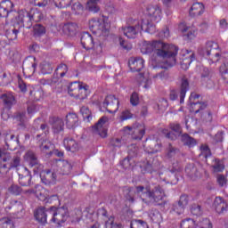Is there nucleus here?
<instances>
[{"instance_id": "f257e3e1", "label": "nucleus", "mask_w": 228, "mask_h": 228, "mask_svg": "<svg viewBox=\"0 0 228 228\" xmlns=\"http://www.w3.org/2000/svg\"><path fill=\"white\" fill-rule=\"evenodd\" d=\"M141 53L142 54H151V60L155 63H158V60H165L160 68L168 70L177 63L179 46L165 43L159 39L143 41L141 45Z\"/></svg>"}, {"instance_id": "2eb2a0df", "label": "nucleus", "mask_w": 228, "mask_h": 228, "mask_svg": "<svg viewBox=\"0 0 228 228\" xmlns=\"http://www.w3.org/2000/svg\"><path fill=\"white\" fill-rule=\"evenodd\" d=\"M37 58L28 57L23 61L22 70L25 77H31L37 70Z\"/></svg>"}, {"instance_id": "2f4dec72", "label": "nucleus", "mask_w": 228, "mask_h": 228, "mask_svg": "<svg viewBox=\"0 0 228 228\" xmlns=\"http://www.w3.org/2000/svg\"><path fill=\"white\" fill-rule=\"evenodd\" d=\"M190 90V82H188V78H182L181 82V89H180V102L183 104L184 102V97H186V92Z\"/></svg>"}, {"instance_id": "052dcab7", "label": "nucleus", "mask_w": 228, "mask_h": 228, "mask_svg": "<svg viewBox=\"0 0 228 228\" xmlns=\"http://www.w3.org/2000/svg\"><path fill=\"white\" fill-rule=\"evenodd\" d=\"M214 172H224L225 167L219 159H215V165L212 166Z\"/></svg>"}, {"instance_id": "423d86ee", "label": "nucleus", "mask_w": 228, "mask_h": 228, "mask_svg": "<svg viewBox=\"0 0 228 228\" xmlns=\"http://www.w3.org/2000/svg\"><path fill=\"white\" fill-rule=\"evenodd\" d=\"M0 160L1 167L0 172H4L8 174L12 168H19L20 167V156L12 155L8 152H4L3 150H0Z\"/></svg>"}, {"instance_id": "1a4fd4ad", "label": "nucleus", "mask_w": 228, "mask_h": 228, "mask_svg": "<svg viewBox=\"0 0 228 228\" xmlns=\"http://www.w3.org/2000/svg\"><path fill=\"white\" fill-rule=\"evenodd\" d=\"M81 45L86 51L93 50L95 54H101L102 53V44L95 43L94 41V37L90 35L88 32H84L81 36Z\"/></svg>"}, {"instance_id": "cd10ccee", "label": "nucleus", "mask_w": 228, "mask_h": 228, "mask_svg": "<svg viewBox=\"0 0 228 228\" xmlns=\"http://www.w3.org/2000/svg\"><path fill=\"white\" fill-rule=\"evenodd\" d=\"M65 122L68 129H76V127L79 126V118L76 113H69L66 116Z\"/></svg>"}, {"instance_id": "3c124183", "label": "nucleus", "mask_w": 228, "mask_h": 228, "mask_svg": "<svg viewBox=\"0 0 228 228\" xmlns=\"http://www.w3.org/2000/svg\"><path fill=\"white\" fill-rule=\"evenodd\" d=\"M51 145H52L51 142H48L47 144L42 143L40 146V149L43 154H45L46 158H51V156H53V151H51Z\"/></svg>"}, {"instance_id": "680f3d73", "label": "nucleus", "mask_w": 228, "mask_h": 228, "mask_svg": "<svg viewBox=\"0 0 228 228\" xmlns=\"http://www.w3.org/2000/svg\"><path fill=\"white\" fill-rule=\"evenodd\" d=\"M172 211L176 215H183V213H184V208L183 207V205H180L179 203H175L173 204Z\"/></svg>"}, {"instance_id": "864d4df0", "label": "nucleus", "mask_w": 228, "mask_h": 228, "mask_svg": "<svg viewBox=\"0 0 228 228\" xmlns=\"http://www.w3.org/2000/svg\"><path fill=\"white\" fill-rule=\"evenodd\" d=\"M19 33L20 30L18 28H12L6 32V37L11 41L17 40Z\"/></svg>"}, {"instance_id": "a19ab883", "label": "nucleus", "mask_w": 228, "mask_h": 228, "mask_svg": "<svg viewBox=\"0 0 228 228\" xmlns=\"http://www.w3.org/2000/svg\"><path fill=\"white\" fill-rule=\"evenodd\" d=\"M67 72H69V67L66 64H60L54 72L56 77H65Z\"/></svg>"}, {"instance_id": "4468645a", "label": "nucleus", "mask_w": 228, "mask_h": 228, "mask_svg": "<svg viewBox=\"0 0 228 228\" xmlns=\"http://www.w3.org/2000/svg\"><path fill=\"white\" fill-rule=\"evenodd\" d=\"M119 106L120 102L118 101V98H116L113 94L107 95L102 102V108H105L106 111L112 115L118 111Z\"/></svg>"}, {"instance_id": "c756f323", "label": "nucleus", "mask_w": 228, "mask_h": 228, "mask_svg": "<svg viewBox=\"0 0 228 228\" xmlns=\"http://www.w3.org/2000/svg\"><path fill=\"white\" fill-rule=\"evenodd\" d=\"M1 99L4 102V108L9 111L12 110L13 104H15V96L12 93H5L1 95Z\"/></svg>"}, {"instance_id": "72a5a7b5", "label": "nucleus", "mask_w": 228, "mask_h": 228, "mask_svg": "<svg viewBox=\"0 0 228 228\" xmlns=\"http://www.w3.org/2000/svg\"><path fill=\"white\" fill-rule=\"evenodd\" d=\"M83 86V84H81V82H72L68 88V94L69 95H70V97H75L77 96V94L81 88V86Z\"/></svg>"}, {"instance_id": "f03ea898", "label": "nucleus", "mask_w": 228, "mask_h": 228, "mask_svg": "<svg viewBox=\"0 0 228 228\" xmlns=\"http://www.w3.org/2000/svg\"><path fill=\"white\" fill-rule=\"evenodd\" d=\"M124 195L126 200L130 202V204H134V200L137 197H140L141 200L147 206L153 204L154 206H165L167 201L165 200V197L167 194L165 193V189L161 187V185H155L154 188H151V186L147 185L144 187L143 185H138L134 187H126L124 189Z\"/></svg>"}, {"instance_id": "f704fd0d", "label": "nucleus", "mask_w": 228, "mask_h": 228, "mask_svg": "<svg viewBox=\"0 0 228 228\" xmlns=\"http://www.w3.org/2000/svg\"><path fill=\"white\" fill-rule=\"evenodd\" d=\"M11 81L12 75L0 67V86H6V85H10Z\"/></svg>"}, {"instance_id": "7ed1b4c3", "label": "nucleus", "mask_w": 228, "mask_h": 228, "mask_svg": "<svg viewBox=\"0 0 228 228\" xmlns=\"http://www.w3.org/2000/svg\"><path fill=\"white\" fill-rule=\"evenodd\" d=\"M142 31H145V33H149L150 35H154V33H156V25H153L147 20H142L141 23L138 22L135 25L121 28V33H123L126 38L130 39L136 38L138 33H142Z\"/></svg>"}, {"instance_id": "393cba45", "label": "nucleus", "mask_w": 228, "mask_h": 228, "mask_svg": "<svg viewBox=\"0 0 228 228\" xmlns=\"http://www.w3.org/2000/svg\"><path fill=\"white\" fill-rule=\"evenodd\" d=\"M13 2L11 0H4L0 3V17L6 18L13 12Z\"/></svg>"}, {"instance_id": "4be33fe9", "label": "nucleus", "mask_w": 228, "mask_h": 228, "mask_svg": "<svg viewBox=\"0 0 228 228\" xmlns=\"http://www.w3.org/2000/svg\"><path fill=\"white\" fill-rule=\"evenodd\" d=\"M34 216L39 224L45 225V224H47V219L51 218V208H45L44 207L38 208L35 211Z\"/></svg>"}, {"instance_id": "20e7f679", "label": "nucleus", "mask_w": 228, "mask_h": 228, "mask_svg": "<svg viewBox=\"0 0 228 228\" xmlns=\"http://www.w3.org/2000/svg\"><path fill=\"white\" fill-rule=\"evenodd\" d=\"M89 29L97 37H108L110 35V24L108 18H93L89 20Z\"/></svg>"}, {"instance_id": "6ab92c4d", "label": "nucleus", "mask_w": 228, "mask_h": 228, "mask_svg": "<svg viewBox=\"0 0 228 228\" xmlns=\"http://www.w3.org/2000/svg\"><path fill=\"white\" fill-rule=\"evenodd\" d=\"M25 193L32 194L34 193L41 202H45L49 199V190L44 188L41 185H36L35 189L27 190Z\"/></svg>"}, {"instance_id": "e433bc0d", "label": "nucleus", "mask_w": 228, "mask_h": 228, "mask_svg": "<svg viewBox=\"0 0 228 228\" xmlns=\"http://www.w3.org/2000/svg\"><path fill=\"white\" fill-rule=\"evenodd\" d=\"M185 173L187 174L188 177L195 181L197 177H199V171L197 167L193 164H189L185 167Z\"/></svg>"}, {"instance_id": "aec40b11", "label": "nucleus", "mask_w": 228, "mask_h": 228, "mask_svg": "<svg viewBox=\"0 0 228 228\" xmlns=\"http://www.w3.org/2000/svg\"><path fill=\"white\" fill-rule=\"evenodd\" d=\"M48 124L51 126L53 133L54 134H60L65 129V122L63 118L52 116L48 119Z\"/></svg>"}, {"instance_id": "dca6fc26", "label": "nucleus", "mask_w": 228, "mask_h": 228, "mask_svg": "<svg viewBox=\"0 0 228 228\" xmlns=\"http://www.w3.org/2000/svg\"><path fill=\"white\" fill-rule=\"evenodd\" d=\"M140 168L142 174H152L158 170V161L152 157H147L140 162Z\"/></svg>"}, {"instance_id": "0eeeda50", "label": "nucleus", "mask_w": 228, "mask_h": 228, "mask_svg": "<svg viewBox=\"0 0 228 228\" xmlns=\"http://www.w3.org/2000/svg\"><path fill=\"white\" fill-rule=\"evenodd\" d=\"M142 13L145 18H142V20H147L153 26L154 22H160L163 19V11L159 5L148 4L142 9Z\"/></svg>"}, {"instance_id": "473e14b6", "label": "nucleus", "mask_w": 228, "mask_h": 228, "mask_svg": "<svg viewBox=\"0 0 228 228\" xmlns=\"http://www.w3.org/2000/svg\"><path fill=\"white\" fill-rule=\"evenodd\" d=\"M101 0H89L86 3V10L89 11L91 13H99L101 12V7L99 4Z\"/></svg>"}, {"instance_id": "37998d69", "label": "nucleus", "mask_w": 228, "mask_h": 228, "mask_svg": "<svg viewBox=\"0 0 228 228\" xmlns=\"http://www.w3.org/2000/svg\"><path fill=\"white\" fill-rule=\"evenodd\" d=\"M134 165L136 164L134 163V159H133V158L127 157L121 161V166L125 170H133V168H134Z\"/></svg>"}, {"instance_id": "49530a36", "label": "nucleus", "mask_w": 228, "mask_h": 228, "mask_svg": "<svg viewBox=\"0 0 228 228\" xmlns=\"http://www.w3.org/2000/svg\"><path fill=\"white\" fill-rule=\"evenodd\" d=\"M80 112L86 122H90L92 120V111L88 107L86 106L81 107Z\"/></svg>"}, {"instance_id": "5701e85b", "label": "nucleus", "mask_w": 228, "mask_h": 228, "mask_svg": "<svg viewBox=\"0 0 228 228\" xmlns=\"http://www.w3.org/2000/svg\"><path fill=\"white\" fill-rule=\"evenodd\" d=\"M39 173L41 181L44 184H45L46 186H53V184H56V173L51 170L44 171V169H42Z\"/></svg>"}, {"instance_id": "e2e57ef3", "label": "nucleus", "mask_w": 228, "mask_h": 228, "mask_svg": "<svg viewBox=\"0 0 228 228\" xmlns=\"http://www.w3.org/2000/svg\"><path fill=\"white\" fill-rule=\"evenodd\" d=\"M71 10L74 11L76 15H79L80 12H83V10H85V7H83V4H81V3L79 2H76L75 4H73V5L71 6Z\"/></svg>"}, {"instance_id": "7c9ffc66", "label": "nucleus", "mask_w": 228, "mask_h": 228, "mask_svg": "<svg viewBox=\"0 0 228 228\" xmlns=\"http://www.w3.org/2000/svg\"><path fill=\"white\" fill-rule=\"evenodd\" d=\"M204 4L199 2L194 3L189 11L190 17H200L204 13Z\"/></svg>"}, {"instance_id": "5fc2aeb1", "label": "nucleus", "mask_w": 228, "mask_h": 228, "mask_svg": "<svg viewBox=\"0 0 228 228\" xmlns=\"http://www.w3.org/2000/svg\"><path fill=\"white\" fill-rule=\"evenodd\" d=\"M34 29V37H42V35H45V27L37 24L33 27Z\"/></svg>"}, {"instance_id": "09e8293b", "label": "nucleus", "mask_w": 228, "mask_h": 228, "mask_svg": "<svg viewBox=\"0 0 228 228\" xmlns=\"http://www.w3.org/2000/svg\"><path fill=\"white\" fill-rule=\"evenodd\" d=\"M177 152H179V149L172 146V143H169L167 149L166 158H167V159H172V158H175Z\"/></svg>"}, {"instance_id": "6e6d98bb", "label": "nucleus", "mask_w": 228, "mask_h": 228, "mask_svg": "<svg viewBox=\"0 0 228 228\" xmlns=\"http://www.w3.org/2000/svg\"><path fill=\"white\" fill-rule=\"evenodd\" d=\"M18 87L20 88V92H22V94H26L28 90L32 88L31 86H27L26 83H24V80L20 78V77H18Z\"/></svg>"}, {"instance_id": "4c0bfd02", "label": "nucleus", "mask_w": 228, "mask_h": 228, "mask_svg": "<svg viewBox=\"0 0 228 228\" xmlns=\"http://www.w3.org/2000/svg\"><path fill=\"white\" fill-rule=\"evenodd\" d=\"M29 96L32 101H40L44 97V91L32 86L29 88Z\"/></svg>"}, {"instance_id": "774afa93", "label": "nucleus", "mask_w": 228, "mask_h": 228, "mask_svg": "<svg viewBox=\"0 0 228 228\" xmlns=\"http://www.w3.org/2000/svg\"><path fill=\"white\" fill-rule=\"evenodd\" d=\"M199 228H213V223L208 218L202 219L200 223Z\"/></svg>"}, {"instance_id": "c9c22d12", "label": "nucleus", "mask_w": 228, "mask_h": 228, "mask_svg": "<svg viewBox=\"0 0 228 228\" xmlns=\"http://www.w3.org/2000/svg\"><path fill=\"white\" fill-rule=\"evenodd\" d=\"M62 30L66 35L73 37L77 32V24L76 23H66L62 27Z\"/></svg>"}, {"instance_id": "de8ad7c7", "label": "nucleus", "mask_w": 228, "mask_h": 228, "mask_svg": "<svg viewBox=\"0 0 228 228\" xmlns=\"http://www.w3.org/2000/svg\"><path fill=\"white\" fill-rule=\"evenodd\" d=\"M53 4L56 8L61 10L63 8H69L72 4V0H53Z\"/></svg>"}, {"instance_id": "9d476101", "label": "nucleus", "mask_w": 228, "mask_h": 228, "mask_svg": "<svg viewBox=\"0 0 228 228\" xmlns=\"http://www.w3.org/2000/svg\"><path fill=\"white\" fill-rule=\"evenodd\" d=\"M204 53L207 56H208L210 65L220 61L222 55L220 54V47L216 42L208 41L205 45Z\"/></svg>"}, {"instance_id": "8fccbe9b", "label": "nucleus", "mask_w": 228, "mask_h": 228, "mask_svg": "<svg viewBox=\"0 0 228 228\" xmlns=\"http://www.w3.org/2000/svg\"><path fill=\"white\" fill-rule=\"evenodd\" d=\"M0 228H15L13 221L8 217L0 219Z\"/></svg>"}, {"instance_id": "338daca9", "label": "nucleus", "mask_w": 228, "mask_h": 228, "mask_svg": "<svg viewBox=\"0 0 228 228\" xmlns=\"http://www.w3.org/2000/svg\"><path fill=\"white\" fill-rule=\"evenodd\" d=\"M191 213L195 216H200V215H202V208L200 205L194 204L191 208Z\"/></svg>"}, {"instance_id": "b1692460", "label": "nucleus", "mask_w": 228, "mask_h": 228, "mask_svg": "<svg viewBox=\"0 0 228 228\" xmlns=\"http://www.w3.org/2000/svg\"><path fill=\"white\" fill-rule=\"evenodd\" d=\"M145 65V61L141 57L131 58L128 61V67L131 72H140Z\"/></svg>"}, {"instance_id": "ea45409f", "label": "nucleus", "mask_w": 228, "mask_h": 228, "mask_svg": "<svg viewBox=\"0 0 228 228\" xmlns=\"http://www.w3.org/2000/svg\"><path fill=\"white\" fill-rule=\"evenodd\" d=\"M90 87L88 86H81L75 99H79L80 101H85L90 95Z\"/></svg>"}, {"instance_id": "bf43d9fd", "label": "nucleus", "mask_w": 228, "mask_h": 228, "mask_svg": "<svg viewBox=\"0 0 228 228\" xmlns=\"http://www.w3.org/2000/svg\"><path fill=\"white\" fill-rule=\"evenodd\" d=\"M130 104L134 107H136L138 106V104H140V95L138 94V93H132V94L130 95Z\"/></svg>"}, {"instance_id": "9b49d317", "label": "nucleus", "mask_w": 228, "mask_h": 228, "mask_svg": "<svg viewBox=\"0 0 228 228\" xmlns=\"http://www.w3.org/2000/svg\"><path fill=\"white\" fill-rule=\"evenodd\" d=\"M123 131L125 134H129L132 140H142L145 136V125L135 123L132 126H125Z\"/></svg>"}, {"instance_id": "58836bf2", "label": "nucleus", "mask_w": 228, "mask_h": 228, "mask_svg": "<svg viewBox=\"0 0 228 228\" xmlns=\"http://www.w3.org/2000/svg\"><path fill=\"white\" fill-rule=\"evenodd\" d=\"M181 142H183V145H186L190 148L195 147V145H197V140L190 136L188 134H183L181 135Z\"/></svg>"}, {"instance_id": "a878e982", "label": "nucleus", "mask_w": 228, "mask_h": 228, "mask_svg": "<svg viewBox=\"0 0 228 228\" xmlns=\"http://www.w3.org/2000/svg\"><path fill=\"white\" fill-rule=\"evenodd\" d=\"M213 208L216 209L218 215H222V213H225V211H227V201H225V200L220 196L216 197L213 203Z\"/></svg>"}, {"instance_id": "bb28decb", "label": "nucleus", "mask_w": 228, "mask_h": 228, "mask_svg": "<svg viewBox=\"0 0 228 228\" xmlns=\"http://www.w3.org/2000/svg\"><path fill=\"white\" fill-rule=\"evenodd\" d=\"M21 170L24 172V175L18 173L19 175V183L21 186H29L31 184V172L28 167H21Z\"/></svg>"}, {"instance_id": "a18cd8bd", "label": "nucleus", "mask_w": 228, "mask_h": 228, "mask_svg": "<svg viewBox=\"0 0 228 228\" xmlns=\"http://www.w3.org/2000/svg\"><path fill=\"white\" fill-rule=\"evenodd\" d=\"M41 73L44 75L52 74L53 73V66L48 61H43L40 64Z\"/></svg>"}, {"instance_id": "ddd939ff", "label": "nucleus", "mask_w": 228, "mask_h": 228, "mask_svg": "<svg viewBox=\"0 0 228 228\" xmlns=\"http://www.w3.org/2000/svg\"><path fill=\"white\" fill-rule=\"evenodd\" d=\"M24 159L28 163L29 168H33L34 174H38L44 170V165L40 164L38 158L34 151H28L24 155Z\"/></svg>"}, {"instance_id": "c85d7f7f", "label": "nucleus", "mask_w": 228, "mask_h": 228, "mask_svg": "<svg viewBox=\"0 0 228 228\" xmlns=\"http://www.w3.org/2000/svg\"><path fill=\"white\" fill-rule=\"evenodd\" d=\"M63 145L68 152H77V151H79V143L73 138H65L63 140Z\"/></svg>"}, {"instance_id": "4d7b16f0", "label": "nucleus", "mask_w": 228, "mask_h": 228, "mask_svg": "<svg viewBox=\"0 0 228 228\" xmlns=\"http://www.w3.org/2000/svg\"><path fill=\"white\" fill-rule=\"evenodd\" d=\"M8 191L11 195H15L17 197L22 193V188L19 185L12 184L9 187Z\"/></svg>"}, {"instance_id": "0e129e2a", "label": "nucleus", "mask_w": 228, "mask_h": 228, "mask_svg": "<svg viewBox=\"0 0 228 228\" xmlns=\"http://www.w3.org/2000/svg\"><path fill=\"white\" fill-rule=\"evenodd\" d=\"M197 32H198L197 28H191L189 29V32L186 34L187 40H190V41L195 40V38L197 37Z\"/></svg>"}, {"instance_id": "412c9836", "label": "nucleus", "mask_w": 228, "mask_h": 228, "mask_svg": "<svg viewBox=\"0 0 228 228\" xmlns=\"http://www.w3.org/2000/svg\"><path fill=\"white\" fill-rule=\"evenodd\" d=\"M183 58L182 59L180 65L183 70H188L192 61H195V53L191 50H182Z\"/></svg>"}, {"instance_id": "79ce46f5", "label": "nucleus", "mask_w": 228, "mask_h": 228, "mask_svg": "<svg viewBox=\"0 0 228 228\" xmlns=\"http://www.w3.org/2000/svg\"><path fill=\"white\" fill-rule=\"evenodd\" d=\"M6 209H13L16 213H20V211L24 210V205H22L21 201L12 200H11V206L7 207Z\"/></svg>"}, {"instance_id": "13d9d810", "label": "nucleus", "mask_w": 228, "mask_h": 228, "mask_svg": "<svg viewBox=\"0 0 228 228\" xmlns=\"http://www.w3.org/2000/svg\"><path fill=\"white\" fill-rule=\"evenodd\" d=\"M150 216L152 220V222H155V224H158L161 220V213L158 209H152L151 211Z\"/></svg>"}, {"instance_id": "f8f14e48", "label": "nucleus", "mask_w": 228, "mask_h": 228, "mask_svg": "<svg viewBox=\"0 0 228 228\" xmlns=\"http://www.w3.org/2000/svg\"><path fill=\"white\" fill-rule=\"evenodd\" d=\"M200 99V94H197L196 93H191L189 98V111L191 113H200L202 110H206L208 108V103L199 102Z\"/></svg>"}, {"instance_id": "6e6552de", "label": "nucleus", "mask_w": 228, "mask_h": 228, "mask_svg": "<svg viewBox=\"0 0 228 228\" xmlns=\"http://www.w3.org/2000/svg\"><path fill=\"white\" fill-rule=\"evenodd\" d=\"M69 220V209L65 208L51 207L50 220L48 224L61 225Z\"/></svg>"}, {"instance_id": "c03bdc74", "label": "nucleus", "mask_w": 228, "mask_h": 228, "mask_svg": "<svg viewBox=\"0 0 228 228\" xmlns=\"http://www.w3.org/2000/svg\"><path fill=\"white\" fill-rule=\"evenodd\" d=\"M130 228H149V224L143 220L133 219L130 223Z\"/></svg>"}, {"instance_id": "f3484780", "label": "nucleus", "mask_w": 228, "mask_h": 228, "mask_svg": "<svg viewBox=\"0 0 228 228\" xmlns=\"http://www.w3.org/2000/svg\"><path fill=\"white\" fill-rule=\"evenodd\" d=\"M142 147L148 154L161 152L163 145L158 140L148 138L143 142Z\"/></svg>"}, {"instance_id": "a211bd4d", "label": "nucleus", "mask_w": 228, "mask_h": 228, "mask_svg": "<svg viewBox=\"0 0 228 228\" xmlns=\"http://www.w3.org/2000/svg\"><path fill=\"white\" fill-rule=\"evenodd\" d=\"M110 120L108 117H102L98 122L93 126V131L95 134H99L101 138H106L108 136V127H106V122Z\"/></svg>"}, {"instance_id": "39448f33", "label": "nucleus", "mask_w": 228, "mask_h": 228, "mask_svg": "<svg viewBox=\"0 0 228 228\" xmlns=\"http://www.w3.org/2000/svg\"><path fill=\"white\" fill-rule=\"evenodd\" d=\"M43 19L44 15L38 9H31L29 12L21 11L19 13V20L26 29H31L33 22H40Z\"/></svg>"}, {"instance_id": "603ef678", "label": "nucleus", "mask_w": 228, "mask_h": 228, "mask_svg": "<svg viewBox=\"0 0 228 228\" xmlns=\"http://www.w3.org/2000/svg\"><path fill=\"white\" fill-rule=\"evenodd\" d=\"M181 228H195V220L191 218L183 219L180 224Z\"/></svg>"}, {"instance_id": "69168bd1", "label": "nucleus", "mask_w": 228, "mask_h": 228, "mask_svg": "<svg viewBox=\"0 0 228 228\" xmlns=\"http://www.w3.org/2000/svg\"><path fill=\"white\" fill-rule=\"evenodd\" d=\"M163 134H165L166 138H168V140H175L180 135L179 134L175 132H168V130H163Z\"/></svg>"}]
</instances>
